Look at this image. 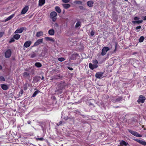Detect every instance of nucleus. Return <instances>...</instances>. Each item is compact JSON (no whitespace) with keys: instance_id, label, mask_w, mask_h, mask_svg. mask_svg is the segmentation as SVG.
I'll return each mask as SVG.
<instances>
[{"instance_id":"26","label":"nucleus","mask_w":146,"mask_h":146,"mask_svg":"<svg viewBox=\"0 0 146 146\" xmlns=\"http://www.w3.org/2000/svg\"><path fill=\"white\" fill-rule=\"evenodd\" d=\"M35 65L36 67L38 68L42 66V64L39 62H36Z\"/></svg>"},{"instance_id":"11","label":"nucleus","mask_w":146,"mask_h":146,"mask_svg":"<svg viewBox=\"0 0 146 146\" xmlns=\"http://www.w3.org/2000/svg\"><path fill=\"white\" fill-rule=\"evenodd\" d=\"M1 88L4 90H6L9 88V86L5 84H1Z\"/></svg>"},{"instance_id":"4","label":"nucleus","mask_w":146,"mask_h":146,"mask_svg":"<svg viewBox=\"0 0 146 146\" xmlns=\"http://www.w3.org/2000/svg\"><path fill=\"white\" fill-rule=\"evenodd\" d=\"M145 99L146 98L143 95H140L139 97L137 102L139 103H143Z\"/></svg>"},{"instance_id":"54","label":"nucleus","mask_w":146,"mask_h":146,"mask_svg":"<svg viewBox=\"0 0 146 146\" xmlns=\"http://www.w3.org/2000/svg\"><path fill=\"white\" fill-rule=\"evenodd\" d=\"M38 78H40V76H38Z\"/></svg>"},{"instance_id":"24","label":"nucleus","mask_w":146,"mask_h":146,"mask_svg":"<svg viewBox=\"0 0 146 146\" xmlns=\"http://www.w3.org/2000/svg\"><path fill=\"white\" fill-rule=\"evenodd\" d=\"M62 5H63V7H64L66 9H67L68 8H69V7H70V5H69V4H63Z\"/></svg>"},{"instance_id":"14","label":"nucleus","mask_w":146,"mask_h":146,"mask_svg":"<svg viewBox=\"0 0 146 146\" xmlns=\"http://www.w3.org/2000/svg\"><path fill=\"white\" fill-rule=\"evenodd\" d=\"M44 38L47 41H50L52 42H53L55 41L54 39L52 37H45Z\"/></svg>"},{"instance_id":"12","label":"nucleus","mask_w":146,"mask_h":146,"mask_svg":"<svg viewBox=\"0 0 146 146\" xmlns=\"http://www.w3.org/2000/svg\"><path fill=\"white\" fill-rule=\"evenodd\" d=\"M89 67L91 69L93 70L94 68H96L98 67V66L97 65L92 64L91 63H89Z\"/></svg>"},{"instance_id":"31","label":"nucleus","mask_w":146,"mask_h":146,"mask_svg":"<svg viewBox=\"0 0 146 146\" xmlns=\"http://www.w3.org/2000/svg\"><path fill=\"white\" fill-rule=\"evenodd\" d=\"M144 39V37L143 36H141L139 39V42H143Z\"/></svg>"},{"instance_id":"38","label":"nucleus","mask_w":146,"mask_h":146,"mask_svg":"<svg viewBox=\"0 0 146 146\" xmlns=\"http://www.w3.org/2000/svg\"><path fill=\"white\" fill-rule=\"evenodd\" d=\"M36 140H39L40 141H42L44 140V139L42 137H41L40 138H36Z\"/></svg>"},{"instance_id":"42","label":"nucleus","mask_w":146,"mask_h":146,"mask_svg":"<svg viewBox=\"0 0 146 146\" xmlns=\"http://www.w3.org/2000/svg\"><path fill=\"white\" fill-rule=\"evenodd\" d=\"M14 41H15V40H14V38H12L9 41V42H13Z\"/></svg>"},{"instance_id":"40","label":"nucleus","mask_w":146,"mask_h":146,"mask_svg":"<svg viewBox=\"0 0 146 146\" xmlns=\"http://www.w3.org/2000/svg\"><path fill=\"white\" fill-rule=\"evenodd\" d=\"M62 1L64 3H67L68 2L70 1V0H62Z\"/></svg>"},{"instance_id":"13","label":"nucleus","mask_w":146,"mask_h":146,"mask_svg":"<svg viewBox=\"0 0 146 146\" xmlns=\"http://www.w3.org/2000/svg\"><path fill=\"white\" fill-rule=\"evenodd\" d=\"M23 27H21L17 29L15 32V33H22L24 30Z\"/></svg>"},{"instance_id":"19","label":"nucleus","mask_w":146,"mask_h":146,"mask_svg":"<svg viewBox=\"0 0 146 146\" xmlns=\"http://www.w3.org/2000/svg\"><path fill=\"white\" fill-rule=\"evenodd\" d=\"M49 34L51 36L53 35L54 34V31L53 29H51L48 31Z\"/></svg>"},{"instance_id":"45","label":"nucleus","mask_w":146,"mask_h":146,"mask_svg":"<svg viewBox=\"0 0 146 146\" xmlns=\"http://www.w3.org/2000/svg\"><path fill=\"white\" fill-rule=\"evenodd\" d=\"M68 68L70 70H73V68L72 67H68Z\"/></svg>"},{"instance_id":"33","label":"nucleus","mask_w":146,"mask_h":146,"mask_svg":"<svg viewBox=\"0 0 146 146\" xmlns=\"http://www.w3.org/2000/svg\"><path fill=\"white\" fill-rule=\"evenodd\" d=\"M36 56V54L35 53L33 52L31 55V58H33L35 57Z\"/></svg>"},{"instance_id":"8","label":"nucleus","mask_w":146,"mask_h":146,"mask_svg":"<svg viewBox=\"0 0 146 146\" xmlns=\"http://www.w3.org/2000/svg\"><path fill=\"white\" fill-rule=\"evenodd\" d=\"M135 141H136L139 143L144 145H146V142L144 141H142L141 140L135 139H134Z\"/></svg>"},{"instance_id":"9","label":"nucleus","mask_w":146,"mask_h":146,"mask_svg":"<svg viewBox=\"0 0 146 146\" xmlns=\"http://www.w3.org/2000/svg\"><path fill=\"white\" fill-rule=\"evenodd\" d=\"M31 43V42L30 40H28L26 41L24 44V46L26 48L29 47Z\"/></svg>"},{"instance_id":"3","label":"nucleus","mask_w":146,"mask_h":146,"mask_svg":"<svg viewBox=\"0 0 146 146\" xmlns=\"http://www.w3.org/2000/svg\"><path fill=\"white\" fill-rule=\"evenodd\" d=\"M123 98L121 97H119L116 98L115 97H112L111 98V100L114 102H119L122 100Z\"/></svg>"},{"instance_id":"2","label":"nucleus","mask_w":146,"mask_h":146,"mask_svg":"<svg viewBox=\"0 0 146 146\" xmlns=\"http://www.w3.org/2000/svg\"><path fill=\"white\" fill-rule=\"evenodd\" d=\"M129 132L133 135L137 137H141L142 136L141 135L139 134L137 132L133 131L131 130H129Z\"/></svg>"},{"instance_id":"15","label":"nucleus","mask_w":146,"mask_h":146,"mask_svg":"<svg viewBox=\"0 0 146 146\" xmlns=\"http://www.w3.org/2000/svg\"><path fill=\"white\" fill-rule=\"evenodd\" d=\"M57 14L56 13L55 11L51 12L50 14V18H53L56 17L57 16Z\"/></svg>"},{"instance_id":"46","label":"nucleus","mask_w":146,"mask_h":146,"mask_svg":"<svg viewBox=\"0 0 146 146\" xmlns=\"http://www.w3.org/2000/svg\"><path fill=\"white\" fill-rule=\"evenodd\" d=\"M23 93V90H21L20 91V93L21 94H22Z\"/></svg>"},{"instance_id":"30","label":"nucleus","mask_w":146,"mask_h":146,"mask_svg":"<svg viewBox=\"0 0 146 146\" xmlns=\"http://www.w3.org/2000/svg\"><path fill=\"white\" fill-rule=\"evenodd\" d=\"M39 92V91L38 90H36L33 93L32 97H34Z\"/></svg>"},{"instance_id":"53","label":"nucleus","mask_w":146,"mask_h":146,"mask_svg":"<svg viewBox=\"0 0 146 146\" xmlns=\"http://www.w3.org/2000/svg\"><path fill=\"white\" fill-rule=\"evenodd\" d=\"M2 68V67L0 65V70Z\"/></svg>"},{"instance_id":"29","label":"nucleus","mask_w":146,"mask_h":146,"mask_svg":"<svg viewBox=\"0 0 146 146\" xmlns=\"http://www.w3.org/2000/svg\"><path fill=\"white\" fill-rule=\"evenodd\" d=\"M81 25V22L80 21H78L76 23L75 25V27L76 28H78Z\"/></svg>"},{"instance_id":"43","label":"nucleus","mask_w":146,"mask_h":146,"mask_svg":"<svg viewBox=\"0 0 146 146\" xmlns=\"http://www.w3.org/2000/svg\"><path fill=\"white\" fill-rule=\"evenodd\" d=\"M94 34V32L93 31H92L90 33V35L91 36H93Z\"/></svg>"},{"instance_id":"47","label":"nucleus","mask_w":146,"mask_h":146,"mask_svg":"<svg viewBox=\"0 0 146 146\" xmlns=\"http://www.w3.org/2000/svg\"><path fill=\"white\" fill-rule=\"evenodd\" d=\"M62 123V121H60L59 123V124H58V125H60Z\"/></svg>"},{"instance_id":"1","label":"nucleus","mask_w":146,"mask_h":146,"mask_svg":"<svg viewBox=\"0 0 146 146\" xmlns=\"http://www.w3.org/2000/svg\"><path fill=\"white\" fill-rule=\"evenodd\" d=\"M110 50V48L107 47H104L102 50V52H101V55L102 56H104L106 54L108 51Z\"/></svg>"},{"instance_id":"55","label":"nucleus","mask_w":146,"mask_h":146,"mask_svg":"<svg viewBox=\"0 0 146 146\" xmlns=\"http://www.w3.org/2000/svg\"><path fill=\"white\" fill-rule=\"evenodd\" d=\"M27 88H24V90H26L27 89Z\"/></svg>"},{"instance_id":"28","label":"nucleus","mask_w":146,"mask_h":146,"mask_svg":"<svg viewBox=\"0 0 146 146\" xmlns=\"http://www.w3.org/2000/svg\"><path fill=\"white\" fill-rule=\"evenodd\" d=\"M62 89L61 88L60 89H57L55 91V92L57 93L58 94H60L62 93Z\"/></svg>"},{"instance_id":"48","label":"nucleus","mask_w":146,"mask_h":146,"mask_svg":"<svg viewBox=\"0 0 146 146\" xmlns=\"http://www.w3.org/2000/svg\"><path fill=\"white\" fill-rule=\"evenodd\" d=\"M54 26L55 27H58V25L57 23H56L54 24Z\"/></svg>"},{"instance_id":"27","label":"nucleus","mask_w":146,"mask_h":146,"mask_svg":"<svg viewBox=\"0 0 146 146\" xmlns=\"http://www.w3.org/2000/svg\"><path fill=\"white\" fill-rule=\"evenodd\" d=\"M20 37V35L19 34H16L14 35L13 38L16 40L18 39Z\"/></svg>"},{"instance_id":"22","label":"nucleus","mask_w":146,"mask_h":146,"mask_svg":"<svg viewBox=\"0 0 146 146\" xmlns=\"http://www.w3.org/2000/svg\"><path fill=\"white\" fill-rule=\"evenodd\" d=\"M15 14H13L10 15L5 19V21H7L11 20L14 17V16H15Z\"/></svg>"},{"instance_id":"34","label":"nucleus","mask_w":146,"mask_h":146,"mask_svg":"<svg viewBox=\"0 0 146 146\" xmlns=\"http://www.w3.org/2000/svg\"><path fill=\"white\" fill-rule=\"evenodd\" d=\"M58 60L60 62H62L64 61L65 60V59L62 57L59 58H58Z\"/></svg>"},{"instance_id":"18","label":"nucleus","mask_w":146,"mask_h":146,"mask_svg":"<svg viewBox=\"0 0 146 146\" xmlns=\"http://www.w3.org/2000/svg\"><path fill=\"white\" fill-rule=\"evenodd\" d=\"M93 2L92 1H90L87 2V5L90 7H92L93 6Z\"/></svg>"},{"instance_id":"6","label":"nucleus","mask_w":146,"mask_h":146,"mask_svg":"<svg viewBox=\"0 0 146 146\" xmlns=\"http://www.w3.org/2000/svg\"><path fill=\"white\" fill-rule=\"evenodd\" d=\"M11 52L10 49L7 50L5 53V57L6 58H9L11 55Z\"/></svg>"},{"instance_id":"36","label":"nucleus","mask_w":146,"mask_h":146,"mask_svg":"<svg viewBox=\"0 0 146 146\" xmlns=\"http://www.w3.org/2000/svg\"><path fill=\"white\" fill-rule=\"evenodd\" d=\"M141 28V27L140 26H138L137 27H136V30H137V32H139L140 31V30L139 29H140Z\"/></svg>"},{"instance_id":"20","label":"nucleus","mask_w":146,"mask_h":146,"mask_svg":"<svg viewBox=\"0 0 146 146\" xmlns=\"http://www.w3.org/2000/svg\"><path fill=\"white\" fill-rule=\"evenodd\" d=\"M30 75V74L29 72H25L24 73L23 76L25 78H28Z\"/></svg>"},{"instance_id":"5","label":"nucleus","mask_w":146,"mask_h":146,"mask_svg":"<svg viewBox=\"0 0 146 146\" xmlns=\"http://www.w3.org/2000/svg\"><path fill=\"white\" fill-rule=\"evenodd\" d=\"M43 41V39L41 38L40 39H38L35 43L34 45L33 46H36L38 45L39 44L42 43Z\"/></svg>"},{"instance_id":"7","label":"nucleus","mask_w":146,"mask_h":146,"mask_svg":"<svg viewBox=\"0 0 146 146\" xmlns=\"http://www.w3.org/2000/svg\"><path fill=\"white\" fill-rule=\"evenodd\" d=\"M29 7L27 6H25L22 9L21 14L22 15L25 14L28 10Z\"/></svg>"},{"instance_id":"25","label":"nucleus","mask_w":146,"mask_h":146,"mask_svg":"<svg viewBox=\"0 0 146 146\" xmlns=\"http://www.w3.org/2000/svg\"><path fill=\"white\" fill-rule=\"evenodd\" d=\"M143 21L142 20L136 21H133L132 22L133 24H140L142 23Z\"/></svg>"},{"instance_id":"51","label":"nucleus","mask_w":146,"mask_h":146,"mask_svg":"<svg viewBox=\"0 0 146 146\" xmlns=\"http://www.w3.org/2000/svg\"><path fill=\"white\" fill-rule=\"evenodd\" d=\"M41 79L42 80H43L44 79V77L43 76H42V78H41Z\"/></svg>"},{"instance_id":"44","label":"nucleus","mask_w":146,"mask_h":146,"mask_svg":"<svg viewBox=\"0 0 146 146\" xmlns=\"http://www.w3.org/2000/svg\"><path fill=\"white\" fill-rule=\"evenodd\" d=\"M139 18L137 17H135L134 18V19L135 20V21H136L137 20H139Z\"/></svg>"},{"instance_id":"37","label":"nucleus","mask_w":146,"mask_h":146,"mask_svg":"<svg viewBox=\"0 0 146 146\" xmlns=\"http://www.w3.org/2000/svg\"><path fill=\"white\" fill-rule=\"evenodd\" d=\"M93 63L95 65H97L98 62L96 60H94L93 61Z\"/></svg>"},{"instance_id":"21","label":"nucleus","mask_w":146,"mask_h":146,"mask_svg":"<svg viewBox=\"0 0 146 146\" xmlns=\"http://www.w3.org/2000/svg\"><path fill=\"white\" fill-rule=\"evenodd\" d=\"M43 35V32L42 31H40L38 32L36 35V36L37 37H40L42 36Z\"/></svg>"},{"instance_id":"35","label":"nucleus","mask_w":146,"mask_h":146,"mask_svg":"<svg viewBox=\"0 0 146 146\" xmlns=\"http://www.w3.org/2000/svg\"><path fill=\"white\" fill-rule=\"evenodd\" d=\"M76 54H73L72 55V57H71V59L72 60H74L75 59Z\"/></svg>"},{"instance_id":"10","label":"nucleus","mask_w":146,"mask_h":146,"mask_svg":"<svg viewBox=\"0 0 146 146\" xmlns=\"http://www.w3.org/2000/svg\"><path fill=\"white\" fill-rule=\"evenodd\" d=\"M103 74L104 73L103 72H99L96 74L95 76L97 78H100L102 77Z\"/></svg>"},{"instance_id":"17","label":"nucleus","mask_w":146,"mask_h":146,"mask_svg":"<svg viewBox=\"0 0 146 146\" xmlns=\"http://www.w3.org/2000/svg\"><path fill=\"white\" fill-rule=\"evenodd\" d=\"M45 3V0H39L38 5L40 6H42Z\"/></svg>"},{"instance_id":"49","label":"nucleus","mask_w":146,"mask_h":146,"mask_svg":"<svg viewBox=\"0 0 146 146\" xmlns=\"http://www.w3.org/2000/svg\"><path fill=\"white\" fill-rule=\"evenodd\" d=\"M31 123V121H27V123L29 124H30Z\"/></svg>"},{"instance_id":"16","label":"nucleus","mask_w":146,"mask_h":146,"mask_svg":"<svg viewBox=\"0 0 146 146\" xmlns=\"http://www.w3.org/2000/svg\"><path fill=\"white\" fill-rule=\"evenodd\" d=\"M120 145H123L125 146H130L129 145L128 143L126 142L125 141L123 140L121 141L120 143Z\"/></svg>"},{"instance_id":"23","label":"nucleus","mask_w":146,"mask_h":146,"mask_svg":"<svg viewBox=\"0 0 146 146\" xmlns=\"http://www.w3.org/2000/svg\"><path fill=\"white\" fill-rule=\"evenodd\" d=\"M55 9L56 11L58 13H60L61 12V10L60 9V8L58 7V6H56L55 7Z\"/></svg>"},{"instance_id":"41","label":"nucleus","mask_w":146,"mask_h":146,"mask_svg":"<svg viewBox=\"0 0 146 146\" xmlns=\"http://www.w3.org/2000/svg\"><path fill=\"white\" fill-rule=\"evenodd\" d=\"M51 18L52 19V20L54 22H55L56 19V17H54L53 18Z\"/></svg>"},{"instance_id":"52","label":"nucleus","mask_w":146,"mask_h":146,"mask_svg":"<svg viewBox=\"0 0 146 146\" xmlns=\"http://www.w3.org/2000/svg\"><path fill=\"white\" fill-rule=\"evenodd\" d=\"M78 3H82V2H81L80 1H78Z\"/></svg>"},{"instance_id":"32","label":"nucleus","mask_w":146,"mask_h":146,"mask_svg":"<svg viewBox=\"0 0 146 146\" xmlns=\"http://www.w3.org/2000/svg\"><path fill=\"white\" fill-rule=\"evenodd\" d=\"M0 80L1 82L4 81L5 80L4 78L2 76H0Z\"/></svg>"},{"instance_id":"39","label":"nucleus","mask_w":146,"mask_h":146,"mask_svg":"<svg viewBox=\"0 0 146 146\" xmlns=\"http://www.w3.org/2000/svg\"><path fill=\"white\" fill-rule=\"evenodd\" d=\"M4 33L3 32H0V38H1L3 35Z\"/></svg>"},{"instance_id":"50","label":"nucleus","mask_w":146,"mask_h":146,"mask_svg":"<svg viewBox=\"0 0 146 146\" xmlns=\"http://www.w3.org/2000/svg\"><path fill=\"white\" fill-rule=\"evenodd\" d=\"M143 19L144 20H146V16L144 17Z\"/></svg>"}]
</instances>
